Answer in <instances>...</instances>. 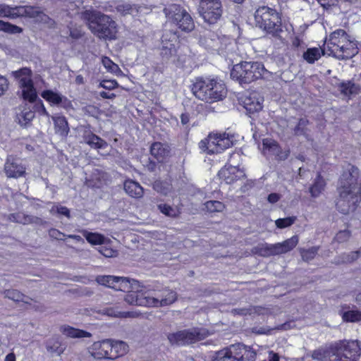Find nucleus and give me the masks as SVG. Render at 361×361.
I'll list each match as a JSON object with an SVG mask.
<instances>
[{
    "label": "nucleus",
    "mask_w": 361,
    "mask_h": 361,
    "mask_svg": "<svg viewBox=\"0 0 361 361\" xmlns=\"http://www.w3.org/2000/svg\"><path fill=\"white\" fill-rule=\"evenodd\" d=\"M8 88V82L6 77L0 75V96L3 95Z\"/></svg>",
    "instance_id": "864d4df0"
},
{
    "label": "nucleus",
    "mask_w": 361,
    "mask_h": 361,
    "mask_svg": "<svg viewBox=\"0 0 361 361\" xmlns=\"http://www.w3.org/2000/svg\"><path fill=\"white\" fill-rule=\"evenodd\" d=\"M256 351L241 343L231 344L216 352L212 361H255Z\"/></svg>",
    "instance_id": "1a4fd4ad"
},
{
    "label": "nucleus",
    "mask_w": 361,
    "mask_h": 361,
    "mask_svg": "<svg viewBox=\"0 0 361 361\" xmlns=\"http://www.w3.org/2000/svg\"><path fill=\"white\" fill-rule=\"evenodd\" d=\"M9 219L11 221L22 224H29L32 222V217L23 212L11 214Z\"/></svg>",
    "instance_id": "f704fd0d"
},
{
    "label": "nucleus",
    "mask_w": 361,
    "mask_h": 361,
    "mask_svg": "<svg viewBox=\"0 0 361 361\" xmlns=\"http://www.w3.org/2000/svg\"><path fill=\"white\" fill-rule=\"evenodd\" d=\"M154 188L160 192L166 195L171 188V185L162 181L155 182Z\"/></svg>",
    "instance_id": "a18cd8bd"
},
{
    "label": "nucleus",
    "mask_w": 361,
    "mask_h": 361,
    "mask_svg": "<svg viewBox=\"0 0 361 361\" xmlns=\"http://www.w3.org/2000/svg\"><path fill=\"white\" fill-rule=\"evenodd\" d=\"M218 176L219 179L225 183L233 184L237 180L244 178L245 173L238 166L226 164L218 172Z\"/></svg>",
    "instance_id": "aec40b11"
},
{
    "label": "nucleus",
    "mask_w": 361,
    "mask_h": 361,
    "mask_svg": "<svg viewBox=\"0 0 361 361\" xmlns=\"http://www.w3.org/2000/svg\"><path fill=\"white\" fill-rule=\"evenodd\" d=\"M309 123V121L307 118H300L298 124L294 128V133L295 135H303L306 132L307 126Z\"/></svg>",
    "instance_id": "79ce46f5"
},
{
    "label": "nucleus",
    "mask_w": 361,
    "mask_h": 361,
    "mask_svg": "<svg viewBox=\"0 0 361 361\" xmlns=\"http://www.w3.org/2000/svg\"><path fill=\"white\" fill-rule=\"evenodd\" d=\"M198 11L203 19L209 24L216 23L221 17L223 10L220 0H199Z\"/></svg>",
    "instance_id": "f8f14e48"
},
{
    "label": "nucleus",
    "mask_w": 361,
    "mask_h": 361,
    "mask_svg": "<svg viewBox=\"0 0 361 361\" xmlns=\"http://www.w3.org/2000/svg\"><path fill=\"white\" fill-rule=\"evenodd\" d=\"M123 314L125 317H136L138 316V313L136 312H126Z\"/></svg>",
    "instance_id": "0e129e2a"
},
{
    "label": "nucleus",
    "mask_w": 361,
    "mask_h": 361,
    "mask_svg": "<svg viewBox=\"0 0 361 361\" xmlns=\"http://www.w3.org/2000/svg\"><path fill=\"white\" fill-rule=\"evenodd\" d=\"M99 94L104 99H114L116 97V94L114 93H111L106 91L100 92Z\"/></svg>",
    "instance_id": "bf43d9fd"
},
{
    "label": "nucleus",
    "mask_w": 361,
    "mask_h": 361,
    "mask_svg": "<svg viewBox=\"0 0 361 361\" xmlns=\"http://www.w3.org/2000/svg\"><path fill=\"white\" fill-rule=\"evenodd\" d=\"M302 259L305 262H309L313 259L316 255V247H312L308 250H302L300 252Z\"/></svg>",
    "instance_id": "37998d69"
},
{
    "label": "nucleus",
    "mask_w": 361,
    "mask_h": 361,
    "mask_svg": "<svg viewBox=\"0 0 361 361\" xmlns=\"http://www.w3.org/2000/svg\"><path fill=\"white\" fill-rule=\"evenodd\" d=\"M56 211L59 214L63 215L66 217H70V210L66 207H57Z\"/></svg>",
    "instance_id": "4d7b16f0"
},
{
    "label": "nucleus",
    "mask_w": 361,
    "mask_h": 361,
    "mask_svg": "<svg viewBox=\"0 0 361 361\" xmlns=\"http://www.w3.org/2000/svg\"><path fill=\"white\" fill-rule=\"evenodd\" d=\"M100 86L109 90H114L118 86V83L116 80H103L100 82Z\"/></svg>",
    "instance_id": "8fccbe9b"
},
{
    "label": "nucleus",
    "mask_w": 361,
    "mask_h": 361,
    "mask_svg": "<svg viewBox=\"0 0 361 361\" xmlns=\"http://www.w3.org/2000/svg\"><path fill=\"white\" fill-rule=\"evenodd\" d=\"M4 171L8 178H19L26 175V168L19 159L13 156H8L5 161Z\"/></svg>",
    "instance_id": "6ab92c4d"
},
{
    "label": "nucleus",
    "mask_w": 361,
    "mask_h": 361,
    "mask_svg": "<svg viewBox=\"0 0 361 361\" xmlns=\"http://www.w3.org/2000/svg\"><path fill=\"white\" fill-rule=\"evenodd\" d=\"M212 75L195 77L190 86V91L193 96L202 102L207 99V94L209 92V86Z\"/></svg>",
    "instance_id": "a211bd4d"
},
{
    "label": "nucleus",
    "mask_w": 361,
    "mask_h": 361,
    "mask_svg": "<svg viewBox=\"0 0 361 361\" xmlns=\"http://www.w3.org/2000/svg\"><path fill=\"white\" fill-rule=\"evenodd\" d=\"M124 190L126 192L130 197L134 198H140L142 197L144 190L142 187L133 180H126L124 182Z\"/></svg>",
    "instance_id": "cd10ccee"
},
{
    "label": "nucleus",
    "mask_w": 361,
    "mask_h": 361,
    "mask_svg": "<svg viewBox=\"0 0 361 361\" xmlns=\"http://www.w3.org/2000/svg\"><path fill=\"white\" fill-rule=\"evenodd\" d=\"M338 90L343 97L350 99L359 93L360 87L349 80L341 82L338 85Z\"/></svg>",
    "instance_id": "c85d7f7f"
},
{
    "label": "nucleus",
    "mask_w": 361,
    "mask_h": 361,
    "mask_svg": "<svg viewBox=\"0 0 361 361\" xmlns=\"http://www.w3.org/2000/svg\"><path fill=\"white\" fill-rule=\"evenodd\" d=\"M209 92L207 94L206 103L213 104L223 101L228 94V89L224 80L217 76H212L209 86Z\"/></svg>",
    "instance_id": "4468645a"
},
{
    "label": "nucleus",
    "mask_w": 361,
    "mask_h": 361,
    "mask_svg": "<svg viewBox=\"0 0 361 361\" xmlns=\"http://www.w3.org/2000/svg\"><path fill=\"white\" fill-rule=\"evenodd\" d=\"M281 199V195L276 192L270 193L267 197V200L271 204L277 202Z\"/></svg>",
    "instance_id": "6e6d98bb"
},
{
    "label": "nucleus",
    "mask_w": 361,
    "mask_h": 361,
    "mask_svg": "<svg viewBox=\"0 0 361 361\" xmlns=\"http://www.w3.org/2000/svg\"><path fill=\"white\" fill-rule=\"evenodd\" d=\"M6 23V22L0 20V31L4 32Z\"/></svg>",
    "instance_id": "774afa93"
},
{
    "label": "nucleus",
    "mask_w": 361,
    "mask_h": 361,
    "mask_svg": "<svg viewBox=\"0 0 361 361\" xmlns=\"http://www.w3.org/2000/svg\"><path fill=\"white\" fill-rule=\"evenodd\" d=\"M317 192L319 191V190L324 189V188L326 185L325 180L320 175H317Z\"/></svg>",
    "instance_id": "13d9d810"
},
{
    "label": "nucleus",
    "mask_w": 361,
    "mask_h": 361,
    "mask_svg": "<svg viewBox=\"0 0 361 361\" xmlns=\"http://www.w3.org/2000/svg\"><path fill=\"white\" fill-rule=\"evenodd\" d=\"M232 145V136L226 133H210L199 143L200 148L208 154L221 153Z\"/></svg>",
    "instance_id": "9d476101"
},
{
    "label": "nucleus",
    "mask_w": 361,
    "mask_h": 361,
    "mask_svg": "<svg viewBox=\"0 0 361 361\" xmlns=\"http://www.w3.org/2000/svg\"><path fill=\"white\" fill-rule=\"evenodd\" d=\"M342 318L345 322H358L361 320V312L358 310H349L342 314Z\"/></svg>",
    "instance_id": "58836bf2"
},
{
    "label": "nucleus",
    "mask_w": 361,
    "mask_h": 361,
    "mask_svg": "<svg viewBox=\"0 0 361 361\" xmlns=\"http://www.w3.org/2000/svg\"><path fill=\"white\" fill-rule=\"evenodd\" d=\"M168 339L171 345H185L200 340V333L195 329H184L169 334Z\"/></svg>",
    "instance_id": "dca6fc26"
},
{
    "label": "nucleus",
    "mask_w": 361,
    "mask_h": 361,
    "mask_svg": "<svg viewBox=\"0 0 361 361\" xmlns=\"http://www.w3.org/2000/svg\"><path fill=\"white\" fill-rule=\"evenodd\" d=\"M152 157L160 164L166 163L170 157L171 149L167 144L154 142L149 149Z\"/></svg>",
    "instance_id": "b1692460"
},
{
    "label": "nucleus",
    "mask_w": 361,
    "mask_h": 361,
    "mask_svg": "<svg viewBox=\"0 0 361 361\" xmlns=\"http://www.w3.org/2000/svg\"><path fill=\"white\" fill-rule=\"evenodd\" d=\"M49 235L51 238L56 240H64L65 234L56 228H51L49 231Z\"/></svg>",
    "instance_id": "603ef678"
},
{
    "label": "nucleus",
    "mask_w": 361,
    "mask_h": 361,
    "mask_svg": "<svg viewBox=\"0 0 361 361\" xmlns=\"http://www.w3.org/2000/svg\"><path fill=\"white\" fill-rule=\"evenodd\" d=\"M162 44L171 45L174 44V47L179 43V35L176 31L166 30L161 36Z\"/></svg>",
    "instance_id": "72a5a7b5"
},
{
    "label": "nucleus",
    "mask_w": 361,
    "mask_h": 361,
    "mask_svg": "<svg viewBox=\"0 0 361 361\" xmlns=\"http://www.w3.org/2000/svg\"><path fill=\"white\" fill-rule=\"evenodd\" d=\"M204 205L205 210L209 213L221 212L225 209L224 204L218 200L207 201Z\"/></svg>",
    "instance_id": "e433bc0d"
},
{
    "label": "nucleus",
    "mask_w": 361,
    "mask_h": 361,
    "mask_svg": "<svg viewBox=\"0 0 361 361\" xmlns=\"http://www.w3.org/2000/svg\"><path fill=\"white\" fill-rule=\"evenodd\" d=\"M46 347L49 353H56L58 355H61L65 350V347L58 339L48 341Z\"/></svg>",
    "instance_id": "c9c22d12"
},
{
    "label": "nucleus",
    "mask_w": 361,
    "mask_h": 361,
    "mask_svg": "<svg viewBox=\"0 0 361 361\" xmlns=\"http://www.w3.org/2000/svg\"><path fill=\"white\" fill-rule=\"evenodd\" d=\"M267 71L264 64L260 62L242 61L233 66L231 77L240 84H249L262 78Z\"/></svg>",
    "instance_id": "0eeeda50"
},
{
    "label": "nucleus",
    "mask_w": 361,
    "mask_h": 361,
    "mask_svg": "<svg viewBox=\"0 0 361 361\" xmlns=\"http://www.w3.org/2000/svg\"><path fill=\"white\" fill-rule=\"evenodd\" d=\"M324 55L333 56L338 59H350L358 53L357 42L343 30L333 32L322 48Z\"/></svg>",
    "instance_id": "7ed1b4c3"
},
{
    "label": "nucleus",
    "mask_w": 361,
    "mask_h": 361,
    "mask_svg": "<svg viewBox=\"0 0 361 361\" xmlns=\"http://www.w3.org/2000/svg\"><path fill=\"white\" fill-rule=\"evenodd\" d=\"M310 192L312 197L316 196V180H314L310 188Z\"/></svg>",
    "instance_id": "e2e57ef3"
},
{
    "label": "nucleus",
    "mask_w": 361,
    "mask_h": 361,
    "mask_svg": "<svg viewBox=\"0 0 361 361\" xmlns=\"http://www.w3.org/2000/svg\"><path fill=\"white\" fill-rule=\"evenodd\" d=\"M69 36L73 39H79L84 35V32L82 31L80 27H69Z\"/></svg>",
    "instance_id": "de8ad7c7"
},
{
    "label": "nucleus",
    "mask_w": 361,
    "mask_h": 361,
    "mask_svg": "<svg viewBox=\"0 0 361 361\" xmlns=\"http://www.w3.org/2000/svg\"><path fill=\"white\" fill-rule=\"evenodd\" d=\"M68 238L73 239L76 241H83L82 238L80 235H74V234L68 235Z\"/></svg>",
    "instance_id": "69168bd1"
},
{
    "label": "nucleus",
    "mask_w": 361,
    "mask_h": 361,
    "mask_svg": "<svg viewBox=\"0 0 361 361\" xmlns=\"http://www.w3.org/2000/svg\"><path fill=\"white\" fill-rule=\"evenodd\" d=\"M96 281L100 285L116 290L130 292L131 289L130 280L127 277L100 275L97 276Z\"/></svg>",
    "instance_id": "2eb2a0df"
},
{
    "label": "nucleus",
    "mask_w": 361,
    "mask_h": 361,
    "mask_svg": "<svg viewBox=\"0 0 361 361\" xmlns=\"http://www.w3.org/2000/svg\"><path fill=\"white\" fill-rule=\"evenodd\" d=\"M132 298V302L137 305L147 307H162L173 303L177 299L175 291L167 288H164L149 295L142 292H136L128 295Z\"/></svg>",
    "instance_id": "6e6552de"
},
{
    "label": "nucleus",
    "mask_w": 361,
    "mask_h": 361,
    "mask_svg": "<svg viewBox=\"0 0 361 361\" xmlns=\"http://www.w3.org/2000/svg\"><path fill=\"white\" fill-rule=\"evenodd\" d=\"M256 26L274 37L283 32L281 17L276 9L267 6H259L254 15Z\"/></svg>",
    "instance_id": "423d86ee"
},
{
    "label": "nucleus",
    "mask_w": 361,
    "mask_h": 361,
    "mask_svg": "<svg viewBox=\"0 0 361 361\" xmlns=\"http://www.w3.org/2000/svg\"><path fill=\"white\" fill-rule=\"evenodd\" d=\"M4 32L9 34H18L23 32V28L16 25L6 22Z\"/></svg>",
    "instance_id": "09e8293b"
},
{
    "label": "nucleus",
    "mask_w": 361,
    "mask_h": 361,
    "mask_svg": "<svg viewBox=\"0 0 361 361\" xmlns=\"http://www.w3.org/2000/svg\"><path fill=\"white\" fill-rule=\"evenodd\" d=\"M262 146L263 149L270 155L274 156L276 160H286L290 155V150H283L275 140L265 138L262 140Z\"/></svg>",
    "instance_id": "4be33fe9"
},
{
    "label": "nucleus",
    "mask_w": 361,
    "mask_h": 361,
    "mask_svg": "<svg viewBox=\"0 0 361 361\" xmlns=\"http://www.w3.org/2000/svg\"><path fill=\"white\" fill-rule=\"evenodd\" d=\"M238 102L246 110L247 114L250 117L259 113L263 109L264 99L256 91L243 94L238 98Z\"/></svg>",
    "instance_id": "ddd939ff"
},
{
    "label": "nucleus",
    "mask_w": 361,
    "mask_h": 361,
    "mask_svg": "<svg viewBox=\"0 0 361 361\" xmlns=\"http://www.w3.org/2000/svg\"><path fill=\"white\" fill-rule=\"evenodd\" d=\"M12 75L18 81L19 87H23L32 82V73L30 68L23 67L12 72Z\"/></svg>",
    "instance_id": "393cba45"
},
{
    "label": "nucleus",
    "mask_w": 361,
    "mask_h": 361,
    "mask_svg": "<svg viewBox=\"0 0 361 361\" xmlns=\"http://www.w3.org/2000/svg\"><path fill=\"white\" fill-rule=\"evenodd\" d=\"M350 237V233L348 230L340 231L336 235L335 240L338 243H344Z\"/></svg>",
    "instance_id": "3c124183"
},
{
    "label": "nucleus",
    "mask_w": 361,
    "mask_h": 361,
    "mask_svg": "<svg viewBox=\"0 0 361 361\" xmlns=\"http://www.w3.org/2000/svg\"><path fill=\"white\" fill-rule=\"evenodd\" d=\"M16 357L14 353H8L4 361H16Z\"/></svg>",
    "instance_id": "680f3d73"
},
{
    "label": "nucleus",
    "mask_w": 361,
    "mask_h": 361,
    "mask_svg": "<svg viewBox=\"0 0 361 361\" xmlns=\"http://www.w3.org/2000/svg\"><path fill=\"white\" fill-rule=\"evenodd\" d=\"M20 88L22 90V98L25 101H27L30 103H34L37 100V93L33 82Z\"/></svg>",
    "instance_id": "473e14b6"
},
{
    "label": "nucleus",
    "mask_w": 361,
    "mask_h": 361,
    "mask_svg": "<svg viewBox=\"0 0 361 361\" xmlns=\"http://www.w3.org/2000/svg\"><path fill=\"white\" fill-rule=\"evenodd\" d=\"M42 97L51 106H59L66 110L72 107L71 101L66 96L51 90H45L41 93Z\"/></svg>",
    "instance_id": "412c9836"
},
{
    "label": "nucleus",
    "mask_w": 361,
    "mask_h": 361,
    "mask_svg": "<svg viewBox=\"0 0 361 361\" xmlns=\"http://www.w3.org/2000/svg\"><path fill=\"white\" fill-rule=\"evenodd\" d=\"M166 14L171 23L181 31L190 32L194 30L195 22L192 17L180 5H171Z\"/></svg>",
    "instance_id": "9b49d317"
},
{
    "label": "nucleus",
    "mask_w": 361,
    "mask_h": 361,
    "mask_svg": "<svg viewBox=\"0 0 361 361\" xmlns=\"http://www.w3.org/2000/svg\"><path fill=\"white\" fill-rule=\"evenodd\" d=\"M298 239L297 236H293L282 243L274 244L276 255L285 254L292 250L298 244Z\"/></svg>",
    "instance_id": "bb28decb"
},
{
    "label": "nucleus",
    "mask_w": 361,
    "mask_h": 361,
    "mask_svg": "<svg viewBox=\"0 0 361 361\" xmlns=\"http://www.w3.org/2000/svg\"><path fill=\"white\" fill-rule=\"evenodd\" d=\"M160 54L163 59H169L177 54V47H174L173 44L171 45L162 44Z\"/></svg>",
    "instance_id": "4c0bfd02"
},
{
    "label": "nucleus",
    "mask_w": 361,
    "mask_h": 361,
    "mask_svg": "<svg viewBox=\"0 0 361 361\" xmlns=\"http://www.w3.org/2000/svg\"><path fill=\"white\" fill-rule=\"evenodd\" d=\"M82 233L86 240L92 245H102L105 243L106 238L101 233L86 230L82 231Z\"/></svg>",
    "instance_id": "7c9ffc66"
},
{
    "label": "nucleus",
    "mask_w": 361,
    "mask_h": 361,
    "mask_svg": "<svg viewBox=\"0 0 361 361\" xmlns=\"http://www.w3.org/2000/svg\"><path fill=\"white\" fill-rule=\"evenodd\" d=\"M235 311L238 312V314H242V315H245L247 313V309H238V310H235Z\"/></svg>",
    "instance_id": "338daca9"
},
{
    "label": "nucleus",
    "mask_w": 361,
    "mask_h": 361,
    "mask_svg": "<svg viewBox=\"0 0 361 361\" xmlns=\"http://www.w3.org/2000/svg\"><path fill=\"white\" fill-rule=\"evenodd\" d=\"M159 211L164 215L169 217H177L179 215V212L176 209L172 207L167 204H159L158 205Z\"/></svg>",
    "instance_id": "ea45409f"
},
{
    "label": "nucleus",
    "mask_w": 361,
    "mask_h": 361,
    "mask_svg": "<svg viewBox=\"0 0 361 361\" xmlns=\"http://www.w3.org/2000/svg\"><path fill=\"white\" fill-rule=\"evenodd\" d=\"M361 255V248L356 251L351 252L350 255H348L347 257L344 259L345 262H351L358 258Z\"/></svg>",
    "instance_id": "5fc2aeb1"
},
{
    "label": "nucleus",
    "mask_w": 361,
    "mask_h": 361,
    "mask_svg": "<svg viewBox=\"0 0 361 361\" xmlns=\"http://www.w3.org/2000/svg\"><path fill=\"white\" fill-rule=\"evenodd\" d=\"M294 222V219L292 217H286L279 219L276 221V225L279 228H284L291 226Z\"/></svg>",
    "instance_id": "49530a36"
},
{
    "label": "nucleus",
    "mask_w": 361,
    "mask_h": 361,
    "mask_svg": "<svg viewBox=\"0 0 361 361\" xmlns=\"http://www.w3.org/2000/svg\"><path fill=\"white\" fill-rule=\"evenodd\" d=\"M303 58L310 63H313L316 61V47L308 49L303 54Z\"/></svg>",
    "instance_id": "c03bdc74"
},
{
    "label": "nucleus",
    "mask_w": 361,
    "mask_h": 361,
    "mask_svg": "<svg viewBox=\"0 0 361 361\" xmlns=\"http://www.w3.org/2000/svg\"><path fill=\"white\" fill-rule=\"evenodd\" d=\"M128 348L123 341L103 339L94 342L88 348V353L95 360H115L126 355Z\"/></svg>",
    "instance_id": "39448f33"
},
{
    "label": "nucleus",
    "mask_w": 361,
    "mask_h": 361,
    "mask_svg": "<svg viewBox=\"0 0 361 361\" xmlns=\"http://www.w3.org/2000/svg\"><path fill=\"white\" fill-rule=\"evenodd\" d=\"M361 355V345L357 341H339L331 343L317 353L321 361H357Z\"/></svg>",
    "instance_id": "20e7f679"
},
{
    "label": "nucleus",
    "mask_w": 361,
    "mask_h": 361,
    "mask_svg": "<svg viewBox=\"0 0 361 361\" xmlns=\"http://www.w3.org/2000/svg\"><path fill=\"white\" fill-rule=\"evenodd\" d=\"M59 330L62 334L72 338H90L92 336V334L87 331L66 324L61 326Z\"/></svg>",
    "instance_id": "a878e982"
},
{
    "label": "nucleus",
    "mask_w": 361,
    "mask_h": 361,
    "mask_svg": "<svg viewBox=\"0 0 361 361\" xmlns=\"http://www.w3.org/2000/svg\"><path fill=\"white\" fill-rule=\"evenodd\" d=\"M180 121H181L182 124L186 125L187 123H188V122L190 121L189 115L186 113L182 114L180 115Z\"/></svg>",
    "instance_id": "052dcab7"
},
{
    "label": "nucleus",
    "mask_w": 361,
    "mask_h": 361,
    "mask_svg": "<svg viewBox=\"0 0 361 361\" xmlns=\"http://www.w3.org/2000/svg\"><path fill=\"white\" fill-rule=\"evenodd\" d=\"M82 133V137L84 142L91 148L99 149L107 147V142L99 136L95 135L92 131L90 125L83 126Z\"/></svg>",
    "instance_id": "5701e85b"
},
{
    "label": "nucleus",
    "mask_w": 361,
    "mask_h": 361,
    "mask_svg": "<svg viewBox=\"0 0 361 361\" xmlns=\"http://www.w3.org/2000/svg\"><path fill=\"white\" fill-rule=\"evenodd\" d=\"M5 297L16 302L23 301L25 295L18 290H6L4 291Z\"/></svg>",
    "instance_id": "a19ab883"
},
{
    "label": "nucleus",
    "mask_w": 361,
    "mask_h": 361,
    "mask_svg": "<svg viewBox=\"0 0 361 361\" xmlns=\"http://www.w3.org/2000/svg\"><path fill=\"white\" fill-rule=\"evenodd\" d=\"M37 11L33 6H15L11 7L0 4V17L16 18L18 17L34 18L37 16Z\"/></svg>",
    "instance_id": "f3484780"
},
{
    "label": "nucleus",
    "mask_w": 361,
    "mask_h": 361,
    "mask_svg": "<svg viewBox=\"0 0 361 361\" xmlns=\"http://www.w3.org/2000/svg\"><path fill=\"white\" fill-rule=\"evenodd\" d=\"M253 252L255 255L263 257H269L271 256L276 255L274 244H259L253 248Z\"/></svg>",
    "instance_id": "2f4dec72"
},
{
    "label": "nucleus",
    "mask_w": 361,
    "mask_h": 361,
    "mask_svg": "<svg viewBox=\"0 0 361 361\" xmlns=\"http://www.w3.org/2000/svg\"><path fill=\"white\" fill-rule=\"evenodd\" d=\"M53 121L56 133L62 137H67L70 129L66 118L64 116H56L53 117Z\"/></svg>",
    "instance_id": "c756f323"
},
{
    "label": "nucleus",
    "mask_w": 361,
    "mask_h": 361,
    "mask_svg": "<svg viewBox=\"0 0 361 361\" xmlns=\"http://www.w3.org/2000/svg\"><path fill=\"white\" fill-rule=\"evenodd\" d=\"M337 192V210L343 214L353 212L361 202V176L357 168L347 166L338 180Z\"/></svg>",
    "instance_id": "f257e3e1"
},
{
    "label": "nucleus",
    "mask_w": 361,
    "mask_h": 361,
    "mask_svg": "<svg viewBox=\"0 0 361 361\" xmlns=\"http://www.w3.org/2000/svg\"><path fill=\"white\" fill-rule=\"evenodd\" d=\"M82 18L86 22L91 32L104 40H115L118 33V25L111 16L97 10H85Z\"/></svg>",
    "instance_id": "f03ea898"
}]
</instances>
